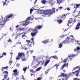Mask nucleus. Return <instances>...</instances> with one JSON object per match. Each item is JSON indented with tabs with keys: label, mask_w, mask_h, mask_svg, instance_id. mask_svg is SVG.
Masks as SVG:
<instances>
[{
	"label": "nucleus",
	"mask_w": 80,
	"mask_h": 80,
	"mask_svg": "<svg viewBox=\"0 0 80 80\" xmlns=\"http://www.w3.org/2000/svg\"><path fill=\"white\" fill-rule=\"evenodd\" d=\"M13 16V14H10L6 16V18H4V19H3V18L1 19L0 21V26L2 25V27H3L6 22H7L8 20H10L9 18H12Z\"/></svg>",
	"instance_id": "obj_1"
},
{
	"label": "nucleus",
	"mask_w": 80,
	"mask_h": 80,
	"mask_svg": "<svg viewBox=\"0 0 80 80\" xmlns=\"http://www.w3.org/2000/svg\"><path fill=\"white\" fill-rule=\"evenodd\" d=\"M55 8H53L52 9H47L44 11L43 13L44 15H51L53 13H55Z\"/></svg>",
	"instance_id": "obj_2"
},
{
	"label": "nucleus",
	"mask_w": 80,
	"mask_h": 80,
	"mask_svg": "<svg viewBox=\"0 0 80 80\" xmlns=\"http://www.w3.org/2000/svg\"><path fill=\"white\" fill-rule=\"evenodd\" d=\"M20 58H22V61H26L27 59L25 58V53L23 52H19L18 53V55L16 57V60H19Z\"/></svg>",
	"instance_id": "obj_3"
},
{
	"label": "nucleus",
	"mask_w": 80,
	"mask_h": 80,
	"mask_svg": "<svg viewBox=\"0 0 80 80\" xmlns=\"http://www.w3.org/2000/svg\"><path fill=\"white\" fill-rule=\"evenodd\" d=\"M42 28V27L41 25L37 26L35 27L33 30V32H31V35L32 37L36 36L37 33H38V30L41 29Z\"/></svg>",
	"instance_id": "obj_4"
},
{
	"label": "nucleus",
	"mask_w": 80,
	"mask_h": 80,
	"mask_svg": "<svg viewBox=\"0 0 80 80\" xmlns=\"http://www.w3.org/2000/svg\"><path fill=\"white\" fill-rule=\"evenodd\" d=\"M3 73V74H5V75H3V79L2 80H6L7 78V79L6 80H9L10 79L8 77V72L7 71H4ZM7 77H8V78Z\"/></svg>",
	"instance_id": "obj_5"
},
{
	"label": "nucleus",
	"mask_w": 80,
	"mask_h": 80,
	"mask_svg": "<svg viewBox=\"0 0 80 80\" xmlns=\"http://www.w3.org/2000/svg\"><path fill=\"white\" fill-rule=\"evenodd\" d=\"M77 21H76V19H74V20L72 18H70L69 20H68V24H70V23H75V22H76Z\"/></svg>",
	"instance_id": "obj_6"
},
{
	"label": "nucleus",
	"mask_w": 80,
	"mask_h": 80,
	"mask_svg": "<svg viewBox=\"0 0 80 80\" xmlns=\"http://www.w3.org/2000/svg\"><path fill=\"white\" fill-rule=\"evenodd\" d=\"M26 42H27V43H28V46H29L30 47H32V44L34 45V44L33 43L31 42L30 40H26Z\"/></svg>",
	"instance_id": "obj_7"
},
{
	"label": "nucleus",
	"mask_w": 80,
	"mask_h": 80,
	"mask_svg": "<svg viewBox=\"0 0 80 80\" xmlns=\"http://www.w3.org/2000/svg\"><path fill=\"white\" fill-rule=\"evenodd\" d=\"M79 73H80V70H77L74 72H72V74L73 75L75 74L76 77H78V74H79Z\"/></svg>",
	"instance_id": "obj_8"
},
{
	"label": "nucleus",
	"mask_w": 80,
	"mask_h": 80,
	"mask_svg": "<svg viewBox=\"0 0 80 80\" xmlns=\"http://www.w3.org/2000/svg\"><path fill=\"white\" fill-rule=\"evenodd\" d=\"M66 43L68 44V43H71L72 41L71 40V39L70 38L68 37L66 39Z\"/></svg>",
	"instance_id": "obj_9"
},
{
	"label": "nucleus",
	"mask_w": 80,
	"mask_h": 80,
	"mask_svg": "<svg viewBox=\"0 0 80 80\" xmlns=\"http://www.w3.org/2000/svg\"><path fill=\"white\" fill-rule=\"evenodd\" d=\"M13 72L14 76H18V71H17V69L13 70Z\"/></svg>",
	"instance_id": "obj_10"
},
{
	"label": "nucleus",
	"mask_w": 80,
	"mask_h": 80,
	"mask_svg": "<svg viewBox=\"0 0 80 80\" xmlns=\"http://www.w3.org/2000/svg\"><path fill=\"white\" fill-rule=\"evenodd\" d=\"M68 63H65L61 67V70H63L64 68H65V67H68Z\"/></svg>",
	"instance_id": "obj_11"
},
{
	"label": "nucleus",
	"mask_w": 80,
	"mask_h": 80,
	"mask_svg": "<svg viewBox=\"0 0 80 80\" xmlns=\"http://www.w3.org/2000/svg\"><path fill=\"white\" fill-rule=\"evenodd\" d=\"M72 75V73H70L69 74H66L65 77L66 78L65 79V80H67L68 78H70V75Z\"/></svg>",
	"instance_id": "obj_12"
},
{
	"label": "nucleus",
	"mask_w": 80,
	"mask_h": 80,
	"mask_svg": "<svg viewBox=\"0 0 80 80\" xmlns=\"http://www.w3.org/2000/svg\"><path fill=\"white\" fill-rule=\"evenodd\" d=\"M80 22H78L77 24L76 27L75 28V29L76 30H78V29H80Z\"/></svg>",
	"instance_id": "obj_13"
},
{
	"label": "nucleus",
	"mask_w": 80,
	"mask_h": 80,
	"mask_svg": "<svg viewBox=\"0 0 80 80\" xmlns=\"http://www.w3.org/2000/svg\"><path fill=\"white\" fill-rule=\"evenodd\" d=\"M75 55H73V54H71L68 57V58H69V59L70 60H72V57H74Z\"/></svg>",
	"instance_id": "obj_14"
},
{
	"label": "nucleus",
	"mask_w": 80,
	"mask_h": 80,
	"mask_svg": "<svg viewBox=\"0 0 80 80\" xmlns=\"http://www.w3.org/2000/svg\"><path fill=\"white\" fill-rule=\"evenodd\" d=\"M25 23H22V25L23 26H26L29 23V22L27 21H24Z\"/></svg>",
	"instance_id": "obj_15"
},
{
	"label": "nucleus",
	"mask_w": 80,
	"mask_h": 80,
	"mask_svg": "<svg viewBox=\"0 0 80 80\" xmlns=\"http://www.w3.org/2000/svg\"><path fill=\"white\" fill-rule=\"evenodd\" d=\"M8 68V66H6V67H2L1 68V70L2 72L4 71V69H7Z\"/></svg>",
	"instance_id": "obj_16"
},
{
	"label": "nucleus",
	"mask_w": 80,
	"mask_h": 80,
	"mask_svg": "<svg viewBox=\"0 0 80 80\" xmlns=\"http://www.w3.org/2000/svg\"><path fill=\"white\" fill-rule=\"evenodd\" d=\"M50 42L49 40H45L43 41L42 42V43H44L45 44H46L47 43H49Z\"/></svg>",
	"instance_id": "obj_17"
},
{
	"label": "nucleus",
	"mask_w": 80,
	"mask_h": 80,
	"mask_svg": "<svg viewBox=\"0 0 80 80\" xmlns=\"http://www.w3.org/2000/svg\"><path fill=\"white\" fill-rule=\"evenodd\" d=\"M49 62H50V60L46 61L45 62V63L44 64V67H46V66L47 65V64H48V63Z\"/></svg>",
	"instance_id": "obj_18"
},
{
	"label": "nucleus",
	"mask_w": 80,
	"mask_h": 80,
	"mask_svg": "<svg viewBox=\"0 0 80 80\" xmlns=\"http://www.w3.org/2000/svg\"><path fill=\"white\" fill-rule=\"evenodd\" d=\"M57 22L58 23H62V22H63V21L61 19H58L57 20Z\"/></svg>",
	"instance_id": "obj_19"
},
{
	"label": "nucleus",
	"mask_w": 80,
	"mask_h": 80,
	"mask_svg": "<svg viewBox=\"0 0 80 80\" xmlns=\"http://www.w3.org/2000/svg\"><path fill=\"white\" fill-rule=\"evenodd\" d=\"M41 3L42 4H46L47 3V2L45 0H42L41 1Z\"/></svg>",
	"instance_id": "obj_20"
},
{
	"label": "nucleus",
	"mask_w": 80,
	"mask_h": 80,
	"mask_svg": "<svg viewBox=\"0 0 80 80\" xmlns=\"http://www.w3.org/2000/svg\"><path fill=\"white\" fill-rule=\"evenodd\" d=\"M80 50V47H77L76 48L74 49V51L75 52H76V51L78 50V51H79V50Z\"/></svg>",
	"instance_id": "obj_21"
},
{
	"label": "nucleus",
	"mask_w": 80,
	"mask_h": 80,
	"mask_svg": "<svg viewBox=\"0 0 80 80\" xmlns=\"http://www.w3.org/2000/svg\"><path fill=\"white\" fill-rule=\"evenodd\" d=\"M62 0H57V3H59V5L62 2Z\"/></svg>",
	"instance_id": "obj_22"
},
{
	"label": "nucleus",
	"mask_w": 80,
	"mask_h": 80,
	"mask_svg": "<svg viewBox=\"0 0 80 80\" xmlns=\"http://www.w3.org/2000/svg\"><path fill=\"white\" fill-rule=\"evenodd\" d=\"M52 57L53 58H55V59H57V60H58V57H57V56H52Z\"/></svg>",
	"instance_id": "obj_23"
},
{
	"label": "nucleus",
	"mask_w": 80,
	"mask_h": 80,
	"mask_svg": "<svg viewBox=\"0 0 80 80\" xmlns=\"http://www.w3.org/2000/svg\"><path fill=\"white\" fill-rule=\"evenodd\" d=\"M60 65V64H56L54 66V67L55 66L56 68L58 69V67Z\"/></svg>",
	"instance_id": "obj_24"
},
{
	"label": "nucleus",
	"mask_w": 80,
	"mask_h": 80,
	"mask_svg": "<svg viewBox=\"0 0 80 80\" xmlns=\"http://www.w3.org/2000/svg\"><path fill=\"white\" fill-rule=\"evenodd\" d=\"M66 14H63L61 17V18H65L66 17Z\"/></svg>",
	"instance_id": "obj_25"
},
{
	"label": "nucleus",
	"mask_w": 80,
	"mask_h": 80,
	"mask_svg": "<svg viewBox=\"0 0 80 80\" xmlns=\"http://www.w3.org/2000/svg\"><path fill=\"white\" fill-rule=\"evenodd\" d=\"M23 33H24L23 35H22V38H23L25 37V32H23L22 33H21V34H23Z\"/></svg>",
	"instance_id": "obj_26"
},
{
	"label": "nucleus",
	"mask_w": 80,
	"mask_h": 80,
	"mask_svg": "<svg viewBox=\"0 0 80 80\" xmlns=\"http://www.w3.org/2000/svg\"><path fill=\"white\" fill-rule=\"evenodd\" d=\"M68 59V58H66V59H64L63 61V62L64 63H66L67 62V59Z\"/></svg>",
	"instance_id": "obj_27"
},
{
	"label": "nucleus",
	"mask_w": 80,
	"mask_h": 80,
	"mask_svg": "<svg viewBox=\"0 0 80 80\" xmlns=\"http://www.w3.org/2000/svg\"><path fill=\"white\" fill-rule=\"evenodd\" d=\"M27 68L25 67L23 68V70L24 72H26V71H27Z\"/></svg>",
	"instance_id": "obj_28"
},
{
	"label": "nucleus",
	"mask_w": 80,
	"mask_h": 80,
	"mask_svg": "<svg viewBox=\"0 0 80 80\" xmlns=\"http://www.w3.org/2000/svg\"><path fill=\"white\" fill-rule=\"evenodd\" d=\"M79 68V66L76 67L75 68H73V70H76V69H77L78 68Z\"/></svg>",
	"instance_id": "obj_29"
},
{
	"label": "nucleus",
	"mask_w": 80,
	"mask_h": 80,
	"mask_svg": "<svg viewBox=\"0 0 80 80\" xmlns=\"http://www.w3.org/2000/svg\"><path fill=\"white\" fill-rule=\"evenodd\" d=\"M62 46H63V45H62V42H61L59 44V48H62Z\"/></svg>",
	"instance_id": "obj_30"
},
{
	"label": "nucleus",
	"mask_w": 80,
	"mask_h": 80,
	"mask_svg": "<svg viewBox=\"0 0 80 80\" xmlns=\"http://www.w3.org/2000/svg\"><path fill=\"white\" fill-rule=\"evenodd\" d=\"M42 68V67H40L39 68H38L37 69H36V71H39L40 69Z\"/></svg>",
	"instance_id": "obj_31"
},
{
	"label": "nucleus",
	"mask_w": 80,
	"mask_h": 80,
	"mask_svg": "<svg viewBox=\"0 0 80 80\" xmlns=\"http://www.w3.org/2000/svg\"><path fill=\"white\" fill-rule=\"evenodd\" d=\"M62 8L63 6H61L58 8V9L59 10H62Z\"/></svg>",
	"instance_id": "obj_32"
},
{
	"label": "nucleus",
	"mask_w": 80,
	"mask_h": 80,
	"mask_svg": "<svg viewBox=\"0 0 80 80\" xmlns=\"http://www.w3.org/2000/svg\"><path fill=\"white\" fill-rule=\"evenodd\" d=\"M66 40H64V41H62V44H65V43H66Z\"/></svg>",
	"instance_id": "obj_33"
},
{
	"label": "nucleus",
	"mask_w": 80,
	"mask_h": 80,
	"mask_svg": "<svg viewBox=\"0 0 80 80\" xmlns=\"http://www.w3.org/2000/svg\"><path fill=\"white\" fill-rule=\"evenodd\" d=\"M33 11V10L32 8L30 9V14L32 13V12Z\"/></svg>",
	"instance_id": "obj_34"
},
{
	"label": "nucleus",
	"mask_w": 80,
	"mask_h": 80,
	"mask_svg": "<svg viewBox=\"0 0 80 80\" xmlns=\"http://www.w3.org/2000/svg\"><path fill=\"white\" fill-rule=\"evenodd\" d=\"M25 30V28H19V30H21V31H22V30Z\"/></svg>",
	"instance_id": "obj_35"
},
{
	"label": "nucleus",
	"mask_w": 80,
	"mask_h": 80,
	"mask_svg": "<svg viewBox=\"0 0 80 80\" xmlns=\"http://www.w3.org/2000/svg\"><path fill=\"white\" fill-rule=\"evenodd\" d=\"M61 75H62V76L63 77H65V75H66V74H64V73H62Z\"/></svg>",
	"instance_id": "obj_36"
},
{
	"label": "nucleus",
	"mask_w": 80,
	"mask_h": 80,
	"mask_svg": "<svg viewBox=\"0 0 80 80\" xmlns=\"http://www.w3.org/2000/svg\"><path fill=\"white\" fill-rule=\"evenodd\" d=\"M42 78L39 77L37 79V80H42Z\"/></svg>",
	"instance_id": "obj_37"
},
{
	"label": "nucleus",
	"mask_w": 80,
	"mask_h": 80,
	"mask_svg": "<svg viewBox=\"0 0 80 80\" xmlns=\"http://www.w3.org/2000/svg\"><path fill=\"white\" fill-rule=\"evenodd\" d=\"M76 7H77V8H78V7H80V4H76Z\"/></svg>",
	"instance_id": "obj_38"
},
{
	"label": "nucleus",
	"mask_w": 80,
	"mask_h": 80,
	"mask_svg": "<svg viewBox=\"0 0 80 80\" xmlns=\"http://www.w3.org/2000/svg\"><path fill=\"white\" fill-rule=\"evenodd\" d=\"M6 2H3V5L4 6V5H6V4H7V3Z\"/></svg>",
	"instance_id": "obj_39"
},
{
	"label": "nucleus",
	"mask_w": 80,
	"mask_h": 80,
	"mask_svg": "<svg viewBox=\"0 0 80 80\" xmlns=\"http://www.w3.org/2000/svg\"><path fill=\"white\" fill-rule=\"evenodd\" d=\"M32 30H31V29L29 28L28 30V32H30Z\"/></svg>",
	"instance_id": "obj_40"
},
{
	"label": "nucleus",
	"mask_w": 80,
	"mask_h": 80,
	"mask_svg": "<svg viewBox=\"0 0 80 80\" xmlns=\"http://www.w3.org/2000/svg\"><path fill=\"white\" fill-rule=\"evenodd\" d=\"M31 40H32V43H34V41H33V38H32L31 39Z\"/></svg>",
	"instance_id": "obj_41"
},
{
	"label": "nucleus",
	"mask_w": 80,
	"mask_h": 80,
	"mask_svg": "<svg viewBox=\"0 0 80 80\" xmlns=\"http://www.w3.org/2000/svg\"><path fill=\"white\" fill-rule=\"evenodd\" d=\"M3 55H4V56H6V55H7V53L3 52Z\"/></svg>",
	"instance_id": "obj_42"
},
{
	"label": "nucleus",
	"mask_w": 80,
	"mask_h": 80,
	"mask_svg": "<svg viewBox=\"0 0 80 80\" xmlns=\"http://www.w3.org/2000/svg\"><path fill=\"white\" fill-rule=\"evenodd\" d=\"M73 80H78V78H75L73 79Z\"/></svg>",
	"instance_id": "obj_43"
},
{
	"label": "nucleus",
	"mask_w": 80,
	"mask_h": 80,
	"mask_svg": "<svg viewBox=\"0 0 80 80\" xmlns=\"http://www.w3.org/2000/svg\"><path fill=\"white\" fill-rule=\"evenodd\" d=\"M3 57V54H2V56H1V54H0V58H2V57Z\"/></svg>",
	"instance_id": "obj_44"
},
{
	"label": "nucleus",
	"mask_w": 80,
	"mask_h": 80,
	"mask_svg": "<svg viewBox=\"0 0 80 80\" xmlns=\"http://www.w3.org/2000/svg\"><path fill=\"white\" fill-rule=\"evenodd\" d=\"M48 72V70L45 71V74H47Z\"/></svg>",
	"instance_id": "obj_45"
},
{
	"label": "nucleus",
	"mask_w": 80,
	"mask_h": 80,
	"mask_svg": "<svg viewBox=\"0 0 80 80\" xmlns=\"http://www.w3.org/2000/svg\"><path fill=\"white\" fill-rule=\"evenodd\" d=\"M30 17H28V18L26 19L27 20H30Z\"/></svg>",
	"instance_id": "obj_46"
},
{
	"label": "nucleus",
	"mask_w": 80,
	"mask_h": 80,
	"mask_svg": "<svg viewBox=\"0 0 80 80\" xmlns=\"http://www.w3.org/2000/svg\"><path fill=\"white\" fill-rule=\"evenodd\" d=\"M33 71V69H31L30 70V71L31 72H32V73Z\"/></svg>",
	"instance_id": "obj_47"
},
{
	"label": "nucleus",
	"mask_w": 80,
	"mask_h": 80,
	"mask_svg": "<svg viewBox=\"0 0 80 80\" xmlns=\"http://www.w3.org/2000/svg\"><path fill=\"white\" fill-rule=\"evenodd\" d=\"M8 42H12V40L11 39H9L8 40Z\"/></svg>",
	"instance_id": "obj_48"
},
{
	"label": "nucleus",
	"mask_w": 80,
	"mask_h": 80,
	"mask_svg": "<svg viewBox=\"0 0 80 80\" xmlns=\"http://www.w3.org/2000/svg\"><path fill=\"white\" fill-rule=\"evenodd\" d=\"M44 63V62L43 61L42 63H41V65H43V64Z\"/></svg>",
	"instance_id": "obj_49"
},
{
	"label": "nucleus",
	"mask_w": 80,
	"mask_h": 80,
	"mask_svg": "<svg viewBox=\"0 0 80 80\" xmlns=\"http://www.w3.org/2000/svg\"><path fill=\"white\" fill-rule=\"evenodd\" d=\"M32 73H36V71H33Z\"/></svg>",
	"instance_id": "obj_50"
},
{
	"label": "nucleus",
	"mask_w": 80,
	"mask_h": 80,
	"mask_svg": "<svg viewBox=\"0 0 80 80\" xmlns=\"http://www.w3.org/2000/svg\"><path fill=\"white\" fill-rule=\"evenodd\" d=\"M19 26V25H17L16 26V28H18V27Z\"/></svg>",
	"instance_id": "obj_51"
},
{
	"label": "nucleus",
	"mask_w": 80,
	"mask_h": 80,
	"mask_svg": "<svg viewBox=\"0 0 80 80\" xmlns=\"http://www.w3.org/2000/svg\"><path fill=\"white\" fill-rule=\"evenodd\" d=\"M58 80H61V79H58ZM62 80H65V78H63L62 79Z\"/></svg>",
	"instance_id": "obj_52"
},
{
	"label": "nucleus",
	"mask_w": 80,
	"mask_h": 80,
	"mask_svg": "<svg viewBox=\"0 0 80 80\" xmlns=\"http://www.w3.org/2000/svg\"><path fill=\"white\" fill-rule=\"evenodd\" d=\"M6 2H8V0H5Z\"/></svg>",
	"instance_id": "obj_53"
},
{
	"label": "nucleus",
	"mask_w": 80,
	"mask_h": 80,
	"mask_svg": "<svg viewBox=\"0 0 80 80\" xmlns=\"http://www.w3.org/2000/svg\"><path fill=\"white\" fill-rule=\"evenodd\" d=\"M76 42H77V43H79V42H80V41L78 40Z\"/></svg>",
	"instance_id": "obj_54"
},
{
	"label": "nucleus",
	"mask_w": 80,
	"mask_h": 80,
	"mask_svg": "<svg viewBox=\"0 0 80 80\" xmlns=\"http://www.w3.org/2000/svg\"><path fill=\"white\" fill-rule=\"evenodd\" d=\"M33 50H31V53H33Z\"/></svg>",
	"instance_id": "obj_55"
},
{
	"label": "nucleus",
	"mask_w": 80,
	"mask_h": 80,
	"mask_svg": "<svg viewBox=\"0 0 80 80\" xmlns=\"http://www.w3.org/2000/svg\"><path fill=\"white\" fill-rule=\"evenodd\" d=\"M67 9V10H68V11H69L70 10V8H68Z\"/></svg>",
	"instance_id": "obj_56"
},
{
	"label": "nucleus",
	"mask_w": 80,
	"mask_h": 80,
	"mask_svg": "<svg viewBox=\"0 0 80 80\" xmlns=\"http://www.w3.org/2000/svg\"><path fill=\"white\" fill-rule=\"evenodd\" d=\"M9 62L10 63H12V61H10Z\"/></svg>",
	"instance_id": "obj_57"
},
{
	"label": "nucleus",
	"mask_w": 80,
	"mask_h": 80,
	"mask_svg": "<svg viewBox=\"0 0 80 80\" xmlns=\"http://www.w3.org/2000/svg\"><path fill=\"white\" fill-rule=\"evenodd\" d=\"M37 2V1H35L34 2V4H35V3Z\"/></svg>",
	"instance_id": "obj_58"
},
{
	"label": "nucleus",
	"mask_w": 80,
	"mask_h": 80,
	"mask_svg": "<svg viewBox=\"0 0 80 80\" xmlns=\"http://www.w3.org/2000/svg\"><path fill=\"white\" fill-rule=\"evenodd\" d=\"M41 62H42V61L39 62H38V64H40V63H41Z\"/></svg>",
	"instance_id": "obj_59"
},
{
	"label": "nucleus",
	"mask_w": 80,
	"mask_h": 80,
	"mask_svg": "<svg viewBox=\"0 0 80 80\" xmlns=\"http://www.w3.org/2000/svg\"><path fill=\"white\" fill-rule=\"evenodd\" d=\"M63 71L64 72H66V71L65 70H63Z\"/></svg>",
	"instance_id": "obj_60"
},
{
	"label": "nucleus",
	"mask_w": 80,
	"mask_h": 80,
	"mask_svg": "<svg viewBox=\"0 0 80 80\" xmlns=\"http://www.w3.org/2000/svg\"><path fill=\"white\" fill-rule=\"evenodd\" d=\"M58 9H56V12L58 11Z\"/></svg>",
	"instance_id": "obj_61"
},
{
	"label": "nucleus",
	"mask_w": 80,
	"mask_h": 80,
	"mask_svg": "<svg viewBox=\"0 0 80 80\" xmlns=\"http://www.w3.org/2000/svg\"><path fill=\"white\" fill-rule=\"evenodd\" d=\"M33 57L34 58H35V56H33Z\"/></svg>",
	"instance_id": "obj_62"
},
{
	"label": "nucleus",
	"mask_w": 80,
	"mask_h": 80,
	"mask_svg": "<svg viewBox=\"0 0 80 80\" xmlns=\"http://www.w3.org/2000/svg\"><path fill=\"white\" fill-rule=\"evenodd\" d=\"M10 54H13V53H12V52H11L10 53Z\"/></svg>",
	"instance_id": "obj_63"
},
{
	"label": "nucleus",
	"mask_w": 80,
	"mask_h": 80,
	"mask_svg": "<svg viewBox=\"0 0 80 80\" xmlns=\"http://www.w3.org/2000/svg\"><path fill=\"white\" fill-rule=\"evenodd\" d=\"M79 70H80V67H79Z\"/></svg>",
	"instance_id": "obj_64"
}]
</instances>
